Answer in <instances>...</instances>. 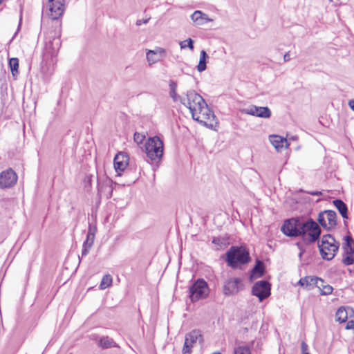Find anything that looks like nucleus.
Segmentation results:
<instances>
[{"mask_svg": "<svg viewBox=\"0 0 354 354\" xmlns=\"http://www.w3.org/2000/svg\"><path fill=\"white\" fill-rule=\"evenodd\" d=\"M180 102L189 109L193 120L205 125L207 124L206 122L201 119V115H198V113L203 111V106H207V103L201 95L194 90H189L186 93L185 97L180 98Z\"/></svg>", "mask_w": 354, "mask_h": 354, "instance_id": "f257e3e1", "label": "nucleus"}, {"mask_svg": "<svg viewBox=\"0 0 354 354\" xmlns=\"http://www.w3.org/2000/svg\"><path fill=\"white\" fill-rule=\"evenodd\" d=\"M348 319V313L344 307H340L336 313V319L340 323L345 322Z\"/></svg>", "mask_w": 354, "mask_h": 354, "instance_id": "c756f323", "label": "nucleus"}, {"mask_svg": "<svg viewBox=\"0 0 354 354\" xmlns=\"http://www.w3.org/2000/svg\"><path fill=\"white\" fill-rule=\"evenodd\" d=\"M234 354H250V351L247 346H239L234 349Z\"/></svg>", "mask_w": 354, "mask_h": 354, "instance_id": "c9c22d12", "label": "nucleus"}, {"mask_svg": "<svg viewBox=\"0 0 354 354\" xmlns=\"http://www.w3.org/2000/svg\"><path fill=\"white\" fill-rule=\"evenodd\" d=\"M301 354H310L308 353V344L304 341H303L301 344Z\"/></svg>", "mask_w": 354, "mask_h": 354, "instance_id": "ea45409f", "label": "nucleus"}, {"mask_svg": "<svg viewBox=\"0 0 354 354\" xmlns=\"http://www.w3.org/2000/svg\"><path fill=\"white\" fill-rule=\"evenodd\" d=\"M82 247H83V248H82V257L86 256L88 254L89 250L91 248V247H88V245H83Z\"/></svg>", "mask_w": 354, "mask_h": 354, "instance_id": "a19ab883", "label": "nucleus"}, {"mask_svg": "<svg viewBox=\"0 0 354 354\" xmlns=\"http://www.w3.org/2000/svg\"><path fill=\"white\" fill-rule=\"evenodd\" d=\"M303 221L299 218L287 219L281 227V231L287 236L297 237L302 235Z\"/></svg>", "mask_w": 354, "mask_h": 354, "instance_id": "0eeeda50", "label": "nucleus"}, {"mask_svg": "<svg viewBox=\"0 0 354 354\" xmlns=\"http://www.w3.org/2000/svg\"><path fill=\"white\" fill-rule=\"evenodd\" d=\"M243 288L244 286L241 278H230L225 281L223 292L225 296H232L243 290Z\"/></svg>", "mask_w": 354, "mask_h": 354, "instance_id": "9b49d317", "label": "nucleus"}, {"mask_svg": "<svg viewBox=\"0 0 354 354\" xmlns=\"http://www.w3.org/2000/svg\"><path fill=\"white\" fill-rule=\"evenodd\" d=\"M333 288L328 284H325L324 286L321 289V295H328L332 293Z\"/></svg>", "mask_w": 354, "mask_h": 354, "instance_id": "e433bc0d", "label": "nucleus"}, {"mask_svg": "<svg viewBox=\"0 0 354 354\" xmlns=\"http://www.w3.org/2000/svg\"><path fill=\"white\" fill-rule=\"evenodd\" d=\"M306 192L312 196H322V193L319 191H309V192Z\"/></svg>", "mask_w": 354, "mask_h": 354, "instance_id": "c03bdc74", "label": "nucleus"}, {"mask_svg": "<svg viewBox=\"0 0 354 354\" xmlns=\"http://www.w3.org/2000/svg\"><path fill=\"white\" fill-rule=\"evenodd\" d=\"M100 345L103 348H108L117 346L113 339L108 337H103L100 340Z\"/></svg>", "mask_w": 354, "mask_h": 354, "instance_id": "cd10ccee", "label": "nucleus"}, {"mask_svg": "<svg viewBox=\"0 0 354 354\" xmlns=\"http://www.w3.org/2000/svg\"><path fill=\"white\" fill-rule=\"evenodd\" d=\"M180 46L182 49H184L185 48H189L190 50L194 49V41L191 38H188L186 40H184L183 41L180 42Z\"/></svg>", "mask_w": 354, "mask_h": 354, "instance_id": "72a5a7b5", "label": "nucleus"}, {"mask_svg": "<svg viewBox=\"0 0 354 354\" xmlns=\"http://www.w3.org/2000/svg\"><path fill=\"white\" fill-rule=\"evenodd\" d=\"M149 20V19L137 20L136 25L137 26H140L142 24H146L148 23Z\"/></svg>", "mask_w": 354, "mask_h": 354, "instance_id": "a18cd8bd", "label": "nucleus"}, {"mask_svg": "<svg viewBox=\"0 0 354 354\" xmlns=\"http://www.w3.org/2000/svg\"><path fill=\"white\" fill-rule=\"evenodd\" d=\"M209 58L208 55L205 52V50H202L200 53V59L199 62L196 66L197 71L200 73L205 71L207 68V59Z\"/></svg>", "mask_w": 354, "mask_h": 354, "instance_id": "412c9836", "label": "nucleus"}, {"mask_svg": "<svg viewBox=\"0 0 354 354\" xmlns=\"http://www.w3.org/2000/svg\"><path fill=\"white\" fill-rule=\"evenodd\" d=\"M320 225L327 231H331L337 225V214L333 210L321 212L317 218Z\"/></svg>", "mask_w": 354, "mask_h": 354, "instance_id": "6e6552de", "label": "nucleus"}, {"mask_svg": "<svg viewBox=\"0 0 354 354\" xmlns=\"http://www.w3.org/2000/svg\"><path fill=\"white\" fill-rule=\"evenodd\" d=\"M165 54V50L162 48H157L155 50H149L147 52V59L149 64H154L160 61Z\"/></svg>", "mask_w": 354, "mask_h": 354, "instance_id": "a211bd4d", "label": "nucleus"}, {"mask_svg": "<svg viewBox=\"0 0 354 354\" xmlns=\"http://www.w3.org/2000/svg\"><path fill=\"white\" fill-rule=\"evenodd\" d=\"M10 68L11 73L13 77H17L19 74V59L16 57H12L9 59L8 62Z\"/></svg>", "mask_w": 354, "mask_h": 354, "instance_id": "a878e982", "label": "nucleus"}, {"mask_svg": "<svg viewBox=\"0 0 354 354\" xmlns=\"http://www.w3.org/2000/svg\"><path fill=\"white\" fill-rule=\"evenodd\" d=\"M283 60H284L285 62H287L290 60V57L289 52L285 53V55H283Z\"/></svg>", "mask_w": 354, "mask_h": 354, "instance_id": "49530a36", "label": "nucleus"}, {"mask_svg": "<svg viewBox=\"0 0 354 354\" xmlns=\"http://www.w3.org/2000/svg\"><path fill=\"white\" fill-rule=\"evenodd\" d=\"M21 21H22V10H21V13H20L19 22L17 30L15 32V34L14 35V36L12 37V38L10 39V42L12 41V40L15 39L16 35L17 34L18 31H19V30L21 28Z\"/></svg>", "mask_w": 354, "mask_h": 354, "instance_id": "79ce46f5", "label": "nucleus"}, {"mask_svg": "<svg viewBox=\"0 0 354 354\" xmlns=\"http://www.w3.org/2000/svg\"><path fill=\"white\" fill-rule=\"evenodd\" d=\"M61 46V41L59 37L53 38V40L46 43L44 56L47 55L51 57L56 56L57 51Z\"/></svg>", "mask_w": 354, "mask_h": 354, "instance_id": "dca6fc26", "label": "nucleus"}, {"mask_svg": "<svg viewBox=\"0 0 354 354\" xmlns=\"http://www.w3.org/2000/svg\"><path fill=\"white\" fill-rule=\"evenodd\" d=\"M346 329H347V330L353 329L354 330V321L353 320H350L347 322L346 326Z\"/></svg>", "mask_w": 354, "mask_h": 354, "instance_id": "37998d69", "label": "nucleus"}, {"mask_svg": "<svg viewBox=\"0 0 354 354\" xmlns=\"http://www.w3.org/2000/svg\"><path fill=\"white\" fill-rule=\"evenodd\" d=\"M17 176L12 169H8L0 173V188L6 189L16 184Z\"/></svg>", "mask_w": 354, "mask_h": 354, "instance_id": "4468645a", "label": "nucleus"}, {"mask_svg": "<svg viewBox=\"0 0 354 354\" xmlns=\"http://www.w3.org/2000/svg\"><path fill=\"white\" fill-rule=\"evenodd\" d=\"M113 181L110 178H106L102 182L98 181V192L106 195V198H111L113 193Z\"/></svg>", "mask_w": 354, "mask_h": 354, "instance_id": "f3484780", "label": "nucleus"}, {"mask_svg": "<svg viewBox=\"0 0 354 354\" xmlns=\"http://www.w3.org/2000/svg\"><path fill=\"white\" fill-rule=\"evenodd\" d=\"M191 19L196 25L200 26L206 24L208 21H212L208 16L202 12L201 10H196L191 15Z\"/></svg>", "mask_w": 354, "mask_h": 354, "instance_id": "6ab92c4d", "label": "nucleus"}, {"mask_svg": "<svg viewBox=\"0 0 354 354\" xmlns=\"http://www.w3.org/2000/svg\"><path fill=\"white\" fill-rule=\"evenodd\" d=\"M250 261L249 251L243 246H232L225 253L227 265L232 269L240 268Z\"/></svg>", "mask_w": 354, "mask_h": 354, "instance_id": "f03ea898", "label": "nucleus"}, {"mask_svg": "<svg viewBox=\"0 0 354 354\" xmlns=\"http://www.w3.org/2000/svg\"><path fill=\"white\" fill-rule=\"evenodd\" d=\"M46 13L53 20L58 19L64 11V0H48Z\"/></svg>", "mask_w": 354, "mask_h": 354, "instance_id": "1a4fd4ad", "label": "nucleus"}, {"mask_svg": "<svg viewBox=\"0 0 354 354\" xmlns=\"http://www.w3.org/2000/svg\"><path fill=\"white\" fill-rule=\"evenodd\" d=\"M350 108L354 111V100H350L348 102Z\"/></svg>", "mask_w": 354, "mask_h": 354, "instance_id": "de8ad7c7", "label": "nucleus"}, {"mask_svg": "<svg viewBox=\"0 0 354 354\" xmlns=\"http://www.w3.org/2000/svg\"><path fill=\"white\" fill-rule=\"evenodd\" d=\"M189 298L192 302L206 299L209 293L207 283L203 279L196 280L189 288Z\"/></svg>", "mask_w": 354, "mask_h": 354, "instance_id": "39448f33", "label": "nucleus"}, {"mask_svg": "<svg viewBox=\"0 0 354 354\" xmlns=\"http://www.w3.org/2000/svg\"><path fill=\"white\" fill-rule=\"evenodd\" d=\"M133 138L138 144L142 143L145 138V135L136 132L133 135Z\"/></svg>", "mask_w": 354, "mask_h": 354, "instance_id": "58836bf2", "label": "nucleus"}, {"mask_svg": "<svg viewBox=\"0 0 354 354\" xmlns=\"http://www.w3.org/2000/svg\"><path fill=\"white\" fill-rule=\"evenodd\" d=\"M212 243L218 246V249L225 247L226 245V240L222 237H214L212 239Z\"/></svg>", "mask_w": 354, "mask_h": 354, "instance_id": "f704fd0d", "label": "nucleus"}, {"mask_svg": "<svg viewBox=\"0 0 354 354\" xmlns=\"http://www.w3.org/2000/svg\"><path fill=\"white\" fill-rule=\"evenodd\" d=\"M314 286L317 287L320 290L324 286L325 282L323 279L321 278H319L317 277H314Z\"/></svg>", "mask_w": 354, "mask_h": 354, "instance_id": "4c0bfd02", "label": "nucleus"}, {"mask_svg": "<svg viewBox=\"0 0 354 354\" xmlns=\"http://www.w3.org/2000/svg\"><path fill=\"white\" fill-rule=\"evenodd\" d=\"M198 340L201 343L203 342L202 334L199 330L194 329L186 334L183 348V353L190 354L194 344H196Z\"/></svg>", "mask_w": 354, "mask_h": 354, "instance_id": "f8f14e48", "label": "nucleus"}, {"mask_svg": "<svg viewBox=\"0 0 354 354\" xmlns=\"http://www.w3.org/2000/svg\"><path fill=\"white\" fill-rule=\"evenodd\" d=\"M202 114L204 118L210 120L212 118H214V114L213 111L208 109L207 105L203 106V111L201 113H198V115Z\"/></svg>", "mask_w": 354, "mask_h": 354, "instance_id": "473e14b6", "label": "nucleus"}, {"mask_svg": "<svg viewBox=\"0 0 354 354\" xmlns=\"http://www.w3.org/2000/svg\"><path fill=\"white\" fill-rule=\"evenodd\" d=\"M2 1H3V0H0V4L2 3Z\"/></svg>", "mask_w": 354, "mask_h": 354, "instance_id": "3c124183", "label": "nucleus"}, {"mask_svg": "<svg viewBox=\"0 0 354 354\" xmlns=\"http://www.w3.org/2000/svg\"><path fill=\"white\" fill-rule=\"evenodd\" d=\"M212 354H221V353H219V352H216V353H212Z\"/></svg>", "mask_w": 354, "mask_h": 354, "instance_id": "09e8293b", "label": "nucleus"}, {"mask_svg": "<svg viewBox=\"0 0 354 354\" xmlns=\"http://www.w3.org/2000/svg\"><path fill=\"white\" fill-rule=\"evenodd\" d=\"M95 231V227H92L91 225H89L88 231L86 235V239L83 243V245H88V247H92L94 242Z\"/></svg>", "mask_w": 354, "mask_h": 354, "instance_id": "b1692460", "label": "nucleus"}, {"mask_svg": "<svg viewBox=\"0 0 354 354\" xmlns=\"http://www.w3.org/2000/svg\"><path fill=\"white\" fill-rule=\"evenodd\" d=\"M258 111V106L254 105L249 106L247 108L241 110V112L245 114L251 115L256 116L257 111Z\"/></svg>", "mask_w": 354, "mask_h": 354, "instance_id": "2f4dec72", "label": "nucleus"}, {"mask_svg": "<svg viewBox=\"0 0 354 354\" xmlns=\"http://www.w3.org/2000/svg\"><path fill=\"white\" fill-rule=\"evenodd\" d=\"M270 140L272 145L277 149H279V148L283 147V144L285 142H287V140L286 138H283L281 136H277V135H273L270 137Z\"/></svg>", "mask_w": 354, "mask_h": 354, "instance_id": "5701e85b", "label": "nucleus"}, {"mask_svg": "<svg viewBox=\"0 0 354 354\" xmlns=\"http://www.w3.org/2000/svg\"><path fill=\"white\" fill-rule=\"evenodd\" d=\"M113 279L110 274H105L101 281L100 288L104 290L112 284Z\"/></svg>", "mask_w": 354, "mask_h": 354, "instance_id": "7c9ffc66", "label": "nucleus"}, {"mask_svg": "<svg viewBox=\"0 0 354 354\" xmlns=\"http://www.w3.org/2000/svg\"><path fill=\"white\" fill-rule=\"evenodd\" d=\"M314 277L307 276L304 278L300 279L298 283L303 287H306L308 290H311L314 287Z\"/></svg>", "mask_w": 354, "mask_h": 354, "instance_id": "393cba45", "label": "nucleus"}, {"mask_svg": "<svg viewBox=\"0 0 354 354\" xmlns=\"http://www.w3.org/2000/svg\"><path fill=\"white\" fill-rule=\"evenodd\" d=\"M265 272V266L262 261L257 260L254 267L252 270V275H257L258 277H261Z\"/></svg>", "mask_w": 354, "mask_h": 354, "instance_id": "4be33fe9", "label": "nucleus"}, {"mask_svg": "<svg viewBox=\"0 0 354 354\" xmlns=\"http://www.w3.org/2000/svg\"><path fill=\"white\" fill-rule=\"evenodd\" d=\"M252 294L257 296L260 301H262L270 295V283L266 280L256 282L252 288Z\"/></svg>", "mask_w": 354, "mask_h": 354, "instance_id": "ddd939ff", "label": "nucleus"}, {"mask_svg": "<svg viewBox=\"0 0 354 354\" xmlns=\"http://www.w3.org/2000/svg\"><path fill=\"white\" fill-rule=\"evenodd\" d=\"M301 255H302V252H300L299 253V257H301Z\"/></svg>", "mask_w": 354, "mask_h": 354, "instance_id": "8fccbe9b", "label": "nucleus"}, {"mask_svg": "<svg viewBox=\"0 0 354 354\" xmlns=\"http://www.w3.org/2000/svg\"><path fill=\"white\" fill-rule=\"evenodd\" d=\"M129 156L124 152L118 153L114 158V167L116 171H123L129 164Z\"/></svg>", "mask_w": 354, "mask_h": 354, "instance_id": "2eb2a0df", "label": "nucleus"}, {"mask_svg": "<svg viewBox=\"0 0 354 354\" xmlns=\"http://www.w3.org/2000/svg\"><path fill=\"white\" fill-rule=\"evenodd\" d=\"M333 203L337 209L342 218L347 219L348 216V207L346 204L341 199H335L333 201Z\"/></svg>", "mask_w": 354, "mask_h": 354, "instance_id": "aec40b11", "label": "nucleus"}, {"mask_svg": "<svg viewBox=\"0 0 354 354\" xmlns=\"http://www.w3.org/2000/svg\"><path fill=\"white\" fill-rule=\"evenodd\" d=\"M169 95L173 99L174 102L180 101V98H182L181 96L178 95L176 93V88H177V84L171 80L169 82Z\"/></svg>", "mask_w": 354, "mask_h": 354, "instance_id": "bb28decb", "label": "nucleus"}, {"mask_svg": "<svg viewBox=\"0 0 354 354\" xmlns=\"http://www.w3.org/2000/svg\"><path fill=\"white\" fill-rule=\"evenodd\" d=\"M301 229V236L308 243H311L319 240L321 235V229L313 219L309 218L306 222H303Z\"/></svg>", "mask_w": 354, "mask_h": 354, "instance_id": "423d86ee", "label": "nucleus"}, {"mask_svg": "<svg viewBox=\"0 0 354 354\" xmlns=\"http://www.w3.org/2000/svg\"><path fill=\"white\" fill-rule=\"evenodd\" d=\"M339 247V243L330 234L323 235L321 243H318V248L322 259L327 261L332 260L335 257Z\"/></svg>", "mask_w": 354, "mask_h": 354, "instance_id": "7ed1b4c3", "label": "nucleus"}, {"mask_svg": "<svg viewBox=\"0 0 354 354\" xmlns=\"http://www.w3.org/2000/svg\"><path fill=\"white\" fill-rule=\"evenodd\" d=\"M145 151L151 160H160L163 155V142L158 136L151 137L145 144Z\"/></svg>", "mask_w": 354, "mask_h": 354, "instance_id": "20e7f679", "label": "nucleus"}, {"mask_svg": "<svg viewBox=\"0 0 354 354\" xmlns=\"http://www.w3.org/2000/svg\"><path fill=\"white\" fill-rule=\"evenodd\" d=\"M256 116L262 118H269L271 116V111L267 106H258Z\"/></svg>", "mask_w": 354, "mask_h": 354, "instance_id": "c85d7f7f", "label": "nucleus"}, {"mask_svg": "<svg viewBox=\"0 0 354 354\" xmlns=\"http://www.w3.org/2000/svg\"><path fill=\"white\" fill-rule=\"evenodd\" d=\"M344 243L342 245L344 250V257L342 263L346 266H351L354 263V240L350 235L344 237Z\"/></svg>", "mask_w": 354, "mask_h": 354, "instance_id": "9d476101", "label": "nucleus"}]
</instances>
